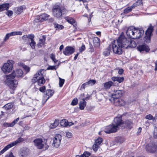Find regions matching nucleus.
Wrapping results in <instances>:
<instances>
[{"label":"nucleus","instance_id":"f257e3e1","mask_svg":"<svg viewBox=\"0 0 157 157\" xmlns=\"http://www.w3.org/2000/svg\"><path fill=\"white\" fill-rule=\"evenodd\" d=\"M23 72L21 69H17L15 72L12 73L6 76V81L7 85L9 86L11 93L13 94L16 88L17 87L18 82L16 80H13V79L17 76V77H21Z\"/></svg>","mask_w":157,"mask_h":157},{"label":"nucleus","instance_id":"f03ea898","mask_svg":"<svg viewBox=\"0 0 157 157\" xmlns=\"http://www.w3.org/2000/svg\"><path fill=\"white\" fill-rule=\"evenodd\" d=\"M122 124L121 117H116L114 119L112 124L107 126L104 130V132L106 133L116 132L118 129L119 126Z\"/></svg>","mask_w":157,"mask_h":157},{"label":"nucleus","instance_id":"7ed1b4c3","mask_svg":"<svg viewBox=\"0 0 157 157\" xmlns=\"http://www.w3.org/2000/svg\"><path fill=\"white\" fill-rule=\"evenodd\" d=\"M144 33V31L142 29H136L132 26L128 27L126 32L127 36L133 39L140 38Z\"/></svg>","mask_w":157,"mask_h":157},{"label":"nucleus","instance_id":"20e7f679","mask_svg":"<svg viewBox=\"0 0 157 157\" xmlns=\"http://www.w3.org/2000/svg\"><path fill=\"white\" fill-rule=\"evenodd\" d=\"M118 40L124 48H134L136 46L134 41L130 39L126 38L123 35L120 36Z\"/></svg>","mask_w":157,"mask_h":157},{"label":"nucleus","instance_id":"39448f33","mask_svg":"<svg viewBox=\"0 0 157 157\" xmlns=\"http://www.w3.org/2000/svg\"><path fill=\"white\" fill-rule=\"evenodd\" d=\"M53 16L57 18H59L62 15L66 14L67 12L66 9L64 7L59 5H55L52 10Z\"/></svg>","mask_w":157,"mask_h":157},{"label":"nucleus","instance_id":"423d86ee","mask_svg":"<svg viewBox=\"0 0 157 157\" xmlns=\"http://www.w3.org/2000/svg\"><path fill=\"white\" fill-rule=\"evenodd\" d=\"M109 45H111L113 52L118 54H121L122 52V48H123L118 39L113 41Z\"/></svg>","mask_w":157,"mask_h":157},{"label":"nucleus","instance_id":"0eeeda50","mask_svg":"<svg viewBox=\"0 0 157 157\" xmlns=\"http://www.w3.org/2000/svg\"><path fill=\"white\" fill-rule=\"evenodd\" d=\"M33 142L35 145L39 149L44 148L46 150L48 148L49 146L46 143L47 141L44 142L41 138L36 139L34 140Z\"/></svg>","mask_w":157,"mask_h":157},{"label":"nucleus","instance_id":"6e6552de","mask_svg":"<svg viewBox=\"0 0 157 157\" xmlns=\"http://www.w3.org/2000/svg\"><path fill=\"white\" fill-rule=\"evenodd\" d=\"M24 140V139L23 138L21 137L18 138L16 141L11 143L5 147L2 150L0 151V155L3 154L9 149L15 146L17 144L23 141Z\"/></svg>","mask_w":157,"mask_h":157},{"label":"nucleus","instance_id":"1a4fd4ad","mask_svg":"<svg viewBox=\"0 0 157 157\" xmlns=\"http://www.w3.org/2000/svg\"><path fill=\"white\" fill-rule=\"evenodd\" d=\"M13 62V61L12 60H9L4 64L2 67V70L4 73H9L12 71Z\"/></svg>","mask_w":157,"mask_h":157},{"label":"nucleus","instance_id":"9d476101","mask_svg":"<svg viewBox=\"0 0 157 157\" xmlns=\"http://www.w3.org/2000/svg\"><path fill=\"white\" fill-rule=\"evenodd\" d=\"M153 26H151L148 28L146 31V36L144 38V40L146 43H149L150 42L151 36L152 35V33L153 29Z\"/></svg>","mask_w":157,"mask_h":157},{"label":"nucleus","instance_id":"9b49d317","mask_svg":"<svg viewBox=\"0 0 157 157\" xmlns=\"http://www.w3.org/2000/svg\"><path fill=\"white\" fill-rule=\"evenodd\" d=\"M62 139L61 135L59 134L56 135L53 138V142L52 146L54 147H58L61 143V141Z\"/></svg>","mask_w":157,"mask_h":157},{"label":"nucleus","instance_id":"f8f14e48","mask_svg":"<svg viewBox=\"0 0 157 157\" xmlns=\"http://www.w3.org/2000/svg\"><path fill=\"white\" fill-rule=\"evenodd\" d=\"M109 100L111 101L113 100L114 104L116 106H123L125 105L124 101L121 99L118 98L112 97Z\"/></svg>","mask_w":157,"mask_h":157},{"label":"nucleus","instance_id":"ddd939ff","mask_svg":"<svg viewBox=\"0 0 157 157\" xmlns=\"http://www.w3.org/2000/svg\"><path fill=\"white\" fill-rule=\"evenodd\" d=\"M157 146L154 143H150L147 144L146 147L147 151L149 152L154 153L155 151Z\"/></svg>","mask_w":157,"mask_h":157},{"label":"nucleus","instance_id":"4468645a","mask_svg":"<svg viewBox=\"0 0 157 157\" xmlns=\"http://www.w3.org/2000/svg\"><path fill=\"white\" fill-rule=\"evenodd\" d=\"M29 153V149L25 147L21 148L19 151V156L21 157L26 156Z\"/></svg>","mask_w":157,"mask_h":157},{"label":"nucleus","instance_id":"2eb2a0df","mask_svg":"<svg viewBox=\"0 0 157 157\" xmlns=\"http://www.w3.org/2000/svg\"><path fill=\"white\" fill-rule=\"evenodd\" d=\"M74 51V48L71 46H67L65 48L63 53L66 56H69L72 54Z\"/></svg>","mask_w":157,"mask_h":157},{"label":"nucleus","instance_id":"dca6fc26","mask_svg":"<svg viewBox=\"0 0 157 157\" xmlns=\"http://www.w3.org/2000/svg\"><path fill=\"white\" fill-rule=\"evenodd\" d=\"M137 49L140 52L143 51L147 52L149 50L148 46L145 44L139 45L137 47Z\"/></svg>","mask_w":157,"mask_h":157},{"label":"nucleus","instance_id":"f3484780","mask_svg":"<svg viewBox=\"0 0 157 157\" xmlns=\"http://www.w3.org/2000/svg\"><path fill=\"white\" fill-rule=\"evenodd\" d=\"M50 17V16L46 13L42 14L36 17L37 21H43L44 20H48Z\"/></svg>","mask_w":157,"mask_h":157},{"label":"nucleus","instance_id":"a211bd4d","mask_svg":"<svg viewBox=\"0 0 157 157\" xmlns=\"http://www.w3.org/2000/svg\"><path fill=\"white\" fill-rule=\"evenodd\" d=\"M54 91L52 90H47L45 91L44 97H46L47 98L45 99V102L50 97H51L53 94Z\"/></svg>","mask_w":157,"mask_h":157},{"label":"nucleus","instance_id":"6ab92c4d","mask_svg":"<svg viewBox=\"0 0 157 157\" xmlns=\"http://www.w3.org/2000/svg\"><path fill=\"white\" fill-rule=\"evenodd\" d=\"M124 91L122 90H114L112 93V96L115 98H118L121 96L124 93Z\"/></svg>","mask_w":157,"mask_h":157},{"label":"nucleus","instance_id":"aec40b11","mask_svg":"<svg viewBox=\"0 0 157 157\" xmlns=\"http://www.w3.org/2000/svg\"><path fill=\"white\" fill-rule=\"evenodd\" d=\"M41 72H43V69L40 70L36 74L34 75V77L32 80L33 83H34L37 81L38 82V77L40 75L41 76Z\"/></svg>","mask_w":157,"mask_h":157},{"label":"nucleus","instance_id":"412c9836","mask_svg":"<svg viewBox=\"0 0 157 157\" xmlns=\"http://www.w3.org/2000/svg\"><path fill=\"white\" fill-rule=\"evenodd\" d=\"M46 39V36H45L43 35L42 36V38L40 39H39V43L37 44L38 47H45V43Z\"/></svg>","mask_w":157,"mask_h":157},{"label":"nucleus","instance_id":"4be33fe9","mask_svg":"<svg viewBox=\"0 0 157 157\" xmlns=\"http://www.w3.org/2000/svg\"><path fill=\"white\" fill-rule=\"evenodd\" d=\"M44 73V71L43 72H41V76L40 75L38 78V84L40 86L44 84L45 82V80L43 76Z\"/></svg>","mask_w":157,"mask_h":157},{"label":"nucleus","instance_id":"5701e85b","mask_svg":"<svg viewBox=\"0 0 157 157\" xmlns=\"http://www.w3.org/2000/svg\"><path fill=\"white\" fill-rule=\"evenodd\" d=\"M19 118H17L11 123H5L3 124V126L6 127H11L13 126L19 121Z\"/></svg>","mask_w":157,"mask_h":157},{"label":"nucleus","instance_id":"b1692460","mask_svg":"<svg viewBox=\"0 0 157 157\" xmlns=\"http://www.w3.org/2000/svg\"><path fill=\"white\" fill-rule=\"evenodd\" d=\"M65 20L69 23L73 25L74 26H76V24L75 20L72 17H67L65 18Z\"/></svg>","mask_w":157,"mask_h":157},{"label":"nucleus","instance_id":"393cba45","mask_svg":"<svg viewBox=\"0 0 157 157\" xmlns=\"http://www.w3.org/2000/svg\"><path fill=\"white\" fill-rule=\"evenodd\" d=\"M114 85V83L112 81H109L104 84V88L105 89H109L110 87Z\"/></svg>","mask_w":157,"mask_h":157},{"label":"nucleus","instance_id":"a878e982","mask_svg":"<svg viewBox=\"0 0 157 157\" xmlns=\"http://www.w3.org/2000/svg\"><path fill=\"white\" fill-rule=\"evenodd\" d=\"M86 105V102L85 101V99L83 98L80 101L79 103V108L81 110H83L84 107Z\"/></svg>","mask_w":157,"mask_h":157},{"label":"nucleus","instance_id":"bb28decb","mask_svg":"<svg viewBox=\"0 0 157 157\" xmlns=\"http://www.w3.org/2000/svg\"><path fill=\"white\" fill-rule=\"evenodd\" d=\"M93 41L94 45L96 47H98L100 45V39L97 37H94L93 38Z\"/></svg>","mask_w":157,"mask_h":157},{"label":"nucleus","instance_id":"cd10ccee","mask_svg":"<svg viewBox=\"0 0 157 157\" xmlns=\"http://www.w3.org/2000/svg\"><path fill=\"white\" fill-rule=\"evenodd\" d=\"M111 79L113 81H117L119 83L123 82L124 80V78L123 77H113Z\"/></svg>","mask_w":157,"mask_h":157},{"label":"nucleus","instance_id":"c85d7f7f","mask_svg":"<svg viewBox=\"0 0 157 157\" xmlns=\"http://www.w3.org/2000/svg\"><path fill=\"white\" fill-rule=\"evenodd\" d=\"M9 7V4L8 3L0 5V12L8 9Z\"/></svg>","mask_w":157,"mask_h":157},{"label":"nucleus","instance_id":"c756f323","mask_svg":"<svg viewBox=\"0 0 157 157\" xmlns=\"http://www.w3.org/2000/svg\"><path fill=\"white\" fill-rule=\"evenodd\" d=\"M111 45H109L108 48L105 50L103 52V54L105 56H108L110 55V52H111Z\"/></svg>","mask_w":157,"mask_h":157},{"label":"nucleus","instance_id":"7c9ffc66","mask_svg":"<svg viewBox=\"0 0 157 157\" xmlns=\"http://www.w3.org/2000/svg\"><path fill=\"white\" fill-rule=\"evenodd\" d=\"M59 121L58 120L56 119L53 124H52L50 126L51 128H54L56 127L59 124Z\"/></svg>","mask_w":157,"mask_h":157},{"label":"nucleus","instance_id":"2f4dec72","mask_svg":"<svg viewBox=\"0 0 157 157\" xmlns=\"http://www.w3.org/2000/svg\"><path fill=\"white\" fill-rule=\"evenodd\" d=\"M60 124L61 126L67 127L68 126V121L65 119L60 121Z\"/></svg>","mask_w":157,"mask_h":157},{"label":"nucleus","instance_id":"473e14b6","mask_svg":"<svg viewBox=\"0 0 157 157\" xmlns=\"http://www.w3.org/2000/svg\"><path fill=\"white\" fill-rule=\"evenodd\" d=\"M23 9V6H21L20 7H17L15 9V13L17 14H19L22 12Z\"/></svg>","mask_w":157,"mask_h":157},{"label":"nucleus","instance_id":"72a5a7b5","mask_svg":"<svg viewBox=\"0 0 157 157\" xmlns=\"http://www.w3.org/2000/svg\"><path fill=\"white\" fill-rule=\"evenodd\" d=\"M53 24L55 28H56V30H61L64 28V26L62 25H60L56 23H54Z\"/></svg>","mask_w":157,"mask_h":157},{"label":"nucleus","instance_id":"f704fd0d","mask_svg":"<svg viewBox=\"0 0 157 157\" xmlns=\"http://www.w3.org/2000/svg\"><path fill=\"white\" fill-rule=\"evenodd\" d=\"M13 107V104L11 103H9L5 105L4 107L6 110H9L11 109Z\"/></svg>","mask_w":157,"mask_h":157},{"label":"nucleus","instance_id":"c9c22d12","mask_svg":"<svg viewBox=\"0 0 157 157\" xmlns=\"http://www.w3.org/2000/svg\"><path fill=\"white\" fill-rule=\"evenodd\" d=\"M125 124L127 127H128L130 129H131L133 125L132 122L129 120L126 121H125Z\"/></svg>","mask_w":157,"mask_h":157},{"label":"nucleus","instance_id":"e433bc0d","mask_svg":"<svg viewBox=\"0 0 157 157\" xmlns=\"http://www.w3.org/2000/svg\"><path fill=\"white\" fill-rule=\"evenodd\" d=\"M145 118L149 120H152L153 121H155V118L153 117L151 115L149 114L145 116Z\"/></svg>","mask_w":157,"mask_h":157},{"label":"nucleus","instance_id":"4c0bfd02","mask_svg":"<svg viewBox=\"0 0 157 157\" xmlns=\"http://www.w3.org/2000/svg\"><path fill=\"white\" fill-rule=\"evenodd\" d=\"M102 138L98 137L96 140L95 143L99 146L102 142Z\"/></svg>","mask_w":157,"mask_h":157},{"label":"nucleus","instance_id":"58836bf2","mask_svg":"<svg viewBox=\"0 0 157 157\" xmlns=\"http://www.w3.org/2000/svg\"><path fill=\"white\" fill-rule=\"evenodd\" d=\"M59 86L60 87H62L63 86V84L64 83L65 80L64 79L61 78H60V77L59 78Z\"/></svg>","mask_w":157,"mask_h":157},{"label":"nucleus","instance_id":"ea45409f","mask_svg":"<svg viewBox=\"0 0 157 157\" xmlns=\"http://www.w3.org/2000/svg\"><path fill=\"white\" fill-rule=\"evenodd\" d=\"M78 102V100L77 98H74L72 101L71 104L72 105H75L77 104Z\"/></svg>","mask_w":157,"mask_h":157},{"label":"nucleus","instance_id":"a19ab883","mask_svg":"<svg viewBox=\"0 0 157 157\" xmlns=\"http://www.w3.org/2000/svg\"><path fill=\"white\" fill-rule=\"evenodd\" d=\"M132 7L131 6L128 7L126 8L124 10V13H128L132 11Z\"/></svg>","mask_w":157,"mask_h":157},{"label":"nucleus","instance_id":"79ce46f5","mask_svg":"<svg viewBox=\"0 0 157 157\" xmlns=\"http://www.w3.org/2000/svg\"><path fill=\"white\" fill-rule=\"evenodd\" d=\"M90 155V152L88 151H85L84 153L81 155L82 157H88Z\"/></svg>","mask_w":157,"mask_h":157},{"label":"nucleus","instance_id":"37998d69","mask_svg":"<svg viewBox=\"0 0 157 157\" xmlns=\"http://www.w3.org/2000/svg\"><path fill=\"white\" fill-rule=\"evenodd\" d=\"M96 80H90L89 81L87 82L90 86H93L94 84L96 83Z\"/></svg>","mask_w":157,"mask_h":157},{"label":"nucleus","instance_id":"c03bdc74","mask_svg":"<svg viewBox=\"0 0 157 157\" xmlns=\"http://www.w3.org/2000/svg\"><path fill=\"white\" fill-rule=\"evenodd\" d=\"M90 86L89 85L88 83V82H85L81 86V88H80V89H84L86 87H87V86Z\"/></svg>","mask_w":157,"mask_h":157},{"label":"nucleus","instance_id":"a18cd8bd","mask_svg":"<svg viewBox=\"0 0 157 157\" xmlns=\"http://www.w3.org/2000/svg\"><path fill=\"white\" fill-rule=\"evenodd\" d=\"M99 145L95 143L93 146V149L94 151H97L99 147Z\"/></svg>","mask_w":157,"mask_h":157},{"label":"nucleus","instance_id":"49530a36","mask_svg":"<svg viewBox=\"0 0 157 157\" xmlns=\"http://www.w3.org/2000/svg\"><path fill=\"white\" fill-rule=\"evenodd\" d=\"M12 33H13V32H11L10 33L7 34L5 36L4 40L6 41L9 38L10 36H13V34Z\"/></svg>","mask_w":157,"mask_h":157},{"label":"nucleus","instance_id":"de8ad7c7","mask_svg":"<svg viewBox=\"0 0 157 157\" xmlns=\"http://www.w3.org/2000/svg\"><path fill=\"white\" fill-rule=\"evenodd\" d=\"M36 45V42L34 40L31 41V42L30 44V45L33 49H34L35 48Z\"/></svg>","mask_w":157,"mask_h":157},{"label":"nucleus","instance_id":"09e8293b","mask_svg":"<svg viewBox=\"0 0 157 157\" xmlns=\"http://www.w3.org/2000/svg\"><path fill=\"white\" fill-rule=\"evenodd\" d=\"M57 68L56 66H49L48 67V70H56Z\"/></svg>","mask_w":157,"mask_h":157},{"label":"nucleus","instance_id":"8fccbe9b","mask_svg":"<svg viewBox=\"0 0 157 157\" xmlns=\"http://www.w3.org/2000/svg\"><path fill=\"white\" fill-rule=\"evenodd\" d=\"M89 49H90L89 52H94V49L93 47L91 44L90 43Z\"/></svg>","mask_w":157,"mask_h":157},{"label":"nucleus","instance_id":"3c124183","mask_svg":"<svg viewBox=\"0 0 157 157\" xmlns=\"http://www.w3.org/2000/svg\"><path fill=\"white\" fill-rule=\"evenodd\" d=\"M66 136L67 138H70L72 137V134L71 133L68 132L66 133Z\"/></svg>","mask_w":157,"mask_h":157},{"label":"nucleus","instance_id":"603ef678","mask_svg":"<svg viewBox=\"0 0 157 157\" xmlns=\"http://www.w3.org/2000/svg\"><path fill=\"white\" fill-rule=\"evenodd\" d=\"M12 34H13L14 35H22V33L21 32L18 31V32H13Z\"/></svg>","mask_w":157,"mask_h":157},{"label":"nucleus","instance_id":"864d4df0","mask_svg":"<svg viewBox=\"0 0 157 157\" xmlns=\"http://www.w3.org/2000/svg\"><path fill=\"white\" fill-rule=\"evenodd\" d=\"M45 87L44 86H43L42 87H40L39 89V90L40 91L42 92H44L45 93Z\"/></svg>","mask_w":157,"mask_h":157},{"label":"nucleus","instance_id":"5fc2aeb1","mask_svg":"<svg viewBox=\"0 0 157 157\" xmlns=\"http://www.w3.org/2000/svg\"><path fill=\"white\" fill-rule=\"evenodd\" d=\"M135 3L136 4L137 6L141 4L143 5V2L142 0H138Z\"/></svg>","mask_w":157,"mask_h":157},{"label":"nucleus","instance_id":"6e6d98bb","mask_svg":"<svg viewBox=\"0 0 157 157\" xmlns=\"http://www.w3.org/2000/svg\"><path fill=\"white\" fill-rule=\"evenodd\" d=\"M6 13L9 17H10L12 15L13 12L11 10H9Z\"/></svg>","mask_w":157,"mask_h":157},{"label":"nucleus","instance_id":"4d7b16f0","mask_svg":"<svg viewBox=\"0 0 157 157\" xmlns=\"http://www.w3.org/2000/svg\"><path fill=\"white\" fill-rule=\"evenodd\" d=\"M85 49V46L84 45H82L79 49L80 52H82L84 51Z\"/></svg>","mask_w":157,"mask_h":157},{"label":"nucleus","instance_id":"13d9d810","mask_svg":"<svg viewBox=\"0 0 157 157\" xmlns=\"http://www.w3.org/2000/svg\"><path fill=\"white\" fill-rule=\"evenodd\" d=\"M34 37V35H29L28 36V38L30 39L31 40V41H32V40H34L33 38Z\"/></svg>","mask_w":157,"mask_h":157},{"label":"nucleus","instance_id":"bf43d9fd","mask_svg":"<svg viewBox=\"0 0 157 157\" xmlns=\"http://www.w3.org/2000/svg\"><path fill=\"white\" fill-rule=\"evenodd\" d=\"M24 68L25 70L27 72H28L29 71L30 68L29 67H28L26 65H25L23 67Z\"/></svg>","mask_w":157,"mask_h":157},{"label":"nucleus","instance_id":"052dcab7","mask_svg":"<svg viewBox=\"0 0 157 157\" xmlns=\"http://www.w3.org/2000/svg\"><path fill=\"white\" fill-rule=\"evenodd\" d=\"M50 57L53 61H54V60L55 59V56L53 54H51L50 55Z\"/></svg>","mask_w":157,"mask_h":157},{"label":"nucleus","instance_id":"680f3d73","mask_svg":"<svg viewBox=\"0 0 157 157\" xmlns=\"http://www.w3.org/2000/svg\"><path fill=\"white\" fill-rule=\"evenodd\" d=\"M124 71L123 69H119L118 71V73L120 75H121L123 73Z\"/></svg>","mask_w":157,"mask_h":157},{"label":"nucleus","instance_id":"e2e57ef3","mask_svg":"<svg viewBox=\"0 0 157 157\" xmlns=\"http://www.w3.org/2000/svg\"><path fill=\"white\" fill-rule=\"evenodd\" d=\"M137 6L136 4L135 3H133V5L131 6L132 9L135 8Z\"/></svg>","mask_w":157,"mask_h":157},{"label":"nucleus","instance_id":"0e129e2a","mask_svg":"<svg viewBox=\"0 0 157 157\" xmlns=\"http://www.w3.org/2000/svg\"><path fill=\"white\" fill-rule=\"evenodd\" d=\"M141 128L140 127H139L138 128V131L137 132V135H139L140 132H141Z\"/></svg>","mask_w":157,"mask_h":157},{"label":"nucleus","instance_id":"69168bd1","mask_svg":"<svg viewBox=\"0 0 157 157\" xmlns=\"http://www.w3.org/2000/svg\"><path fill=\"white\" fill-rule=\"evenodd\" d=\"M145 124L147 126H149L150 125L149 121L148 120H147L145 122Z\"/></svg>","mask_w":157,"mask_h":157},{"label":"nucleus","instance_id":"338daca9","mask_svg":"<svg viewBox=\"0 0 157 157\" xmlns=\"http://www.w3.org/2000/svg\"><path fill=\"white\" fill-rule=\"evenodd\" d=\"M6 157H14V156L13 155L12 153H11L9 154V155L8 156H7Z\"/></svg>","mask_w":157,"mask_h":157},{"label":"nucleus","instance_id":"774afa93","mask_svg":"<svg viewBox=\"0 0 157 157\" xmlns=\"http://www.w3.org/2000/svg\"><path fill=\"white\" fill-rule=\"evenodd\" d=\"M155 70L156 71L157 70V61L155 62Z\"/></svg>","mask_w":157,"mask_h":157}]
</instances>
